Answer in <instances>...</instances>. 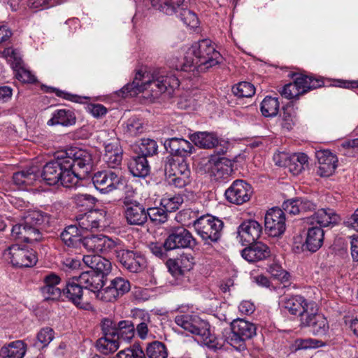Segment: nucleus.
Here are the masks:
<instances>
[{
    "label": "nucleus",
    "instance_id": "obj_1",
    "mask_svg": "<svg viewBox=\"0 0 358 358\" xmlns=\"http://www.w3.org/2000/svg\"><path fill=\"white\" fill-rule=\"evenodd\" d=\"M180 85L179 80L173 75L168 76L164 71L155 72L150 76L142 71H138L131 83L122 87L120 94L124 98L135 96L140 92H145L146 96L156 99L169 91H173ZM120 96V94H119Z\"/></svg>",
    "mask_w": 358,
    "mask_h": 358
},
{
    "label": "nucleus",
    "instance_id": "obj_2",
    "mask_svg": "<svg viewBox=\"0 0 358 358\" xmlns=\"http://www.w3.org/2000/svg\"><path fill=\"white\" fill-rule=\"evenodd\" d=\"M103 336L96 341L97 350L104 355L115 352L122 342L129 343L134 337L135 327L130 320L117 322L109 317L101 320Z\"/></svg>",
    "mask_w": 358,
    "mask_h": 358
},
{
    "label": "nucleus",
    "instance_id": "obj_3",
    "mask_svg": "<svg viewBox=\"0 0 358 358\" xmlns=\"http://www.w3.org/2000/svg\"><path fill=\"white\" fill-rule=\"evenodd\" d=\"M187 54L190 56H185L183 61L173 64L171 67L177 71H192L196 69L198 71H205L222 61V56L208 39L193 44Z\"/></svg>",
    "mask_w": 358,
    "mask_h": 358
},
{
    "label": "nucleus",
    "instance_id": "obj_4",
    "mask_svg": "<svg viewBox=\"0 0 358 358\" xmlns=\"http://www.w3.org/2000/svg\"><path fill=\"white\" fill-rule=\"evenodd\" d=\"M92 155L86 150L69 147V183L81 186L83 179L92 168Z\"/></svg>",
    "mask_w": 358,
    "mask_h": 358
},
{
    "label": "nucleus",
    "instance_id": "obj_5",
    "mask_svg": "<svg viewBox=\"0 0 358 358\" xmlns=\"http://www.w3.org/2000/svg\"><path fill=\"white\" fill-rule=\"evenodd\" d=\"M176 323L183 328L185 331H189L200 338L208 348L216 351L218 348L215 341L213 339L209 323L201 320L197 316H190L187 315H179L176 317Z\"/></svg>",
    "mask_w": 358,
    "mask_h": 358
},
{
    "label": "nucleus",
    "instance_id": "obj_6",
    "mask_svg": "<svg viewBox=\"0 0 358 358\" xmlns=\"http://www.w3.org/2000/svg\"><path fill=\"white\" fill-rule=\"evenodd\" d=\"M94 272L81 271L78 275H72L69 280V299L78 308L89 310L92 309L90 303L83 301V289H88V285L92 282Z\"/></svg>",
    "mask_w": 358,
    "mask_h": 358
},
{
    "label": "nucleus",
    "instance_id": "obj_7",
    "mask_svg": "<svg viewBox=\"0 0 358 358\" xmlns=\"http://www.w3.org/2000/svg\"><path fill=\"white\" fill-rule=\"evenodd\" d=\"M193 226L199 236L205 241L217 243L222 234L224 223L210 215L201 216L194 221Z\"/></svg>",
    "mask_w": 358,
    "mask_h": 358
},
{
    "label": "nucleus",
    "instance_id": "obj_8",
    "mask_svg": "<svg viewBox=\"0 0 358 358\" xmlns=\"http://www.w3.org/2000/svg\"><path fill=\"white\" fill-rule=\"evenodd\" d=\"M231 329L230 345L239 352L245 351V341L256 335L255 324L243 319H236L231 323Z\"/></svg>",
    "mask_w": 358,
    "mask_h": 358
},
{
    "label": "nucleus",
    "instance_id": "obj_9",
    "mask_svg": "<svg viewBox=\"0 0 358 358\" xmlns=\"http://www.w3.org/2000/svg\"><path fill=\"white\" fill-rule=\"evenodd\" d=\"M164 172L169 177H173L171 182L176 187H184L191 182V171L184 159L176 162L172 157H167L164 161Z\"/></svg>",
    "mask_w": 358,
    "mask_h": 358
},
{
    "label": "nucleus",
    "instance_id": "obj_10",
    "mask_svg": "<svg viewBox=\"0 0 358 358\" xmlns=\"http://www.w3.org/2000/svg\"><path fill=\"white\" fill-rule=\"evenodd\" d=\"M308 312L301 315L300 325L302 327H308L309 331L315 336H324L329 330V323L327 318L317 313V304L310 303L307 307Z\"/></svg>",
    "mask_w": 358,
    "mask_h": 358
},
{
    "label": "nucleus",
    "instance_id": "obj_11",
    "mask_svg": "<svg viewBox=\"0 0 358 358\" xmlns=\"http://www.w3.org/2000/svg\"><path fill=\"white\" fill-rule=\"evenodd\" d=\"M196 245L197 242L191 232L182 226L171 227L164 242L166 250H171L179 248H194Z\"/></svg>",
    "mask_w": 358,
    "mask_h": 358
},
{
    "label": "nucleus",
    "instance_id": "obj_12",
    "mask_svg": "<svg viewBox=\"0 0 358 358\" xmlns=\"http://www.w3.org/2000/svg\"><path fill=\"white\" fill-rule=\"evenodd\" d=\"M83 245L89 251L108 257L115 255V250L119 246L113 240L101 234L84 237Z\"/></svg>",
    "mask_w": 358,
    "mask_h": 358
},
{
    "label": "nucleus",
    "instance_id": "obj_13",
    "mask_svg": "<svg viewBox=\"0 0 358 358\" xmlns=\"http://www.w3.org/2000/svg\"><path fill=\"white\" fill-rule=\"evenodd\" d=\"M95 188L102 193H108L120 189L125 185V180L112 171H102L95 173L92 178Z\"/></svg>",
    "mask_w": 358,
    "mask_h": 358
},
{
    "label": "nucleus",
    "instance_id": "obj_14",
    "mask_svg": "<svg viewBox=\"0 0 358 358\" xmlns=\"http://www.w3.org/2000/svg\"><path fill=\"white\" fill-rule=\"evenodd\" d=\"M117 261L126 269L138 273L145 266V259L140 252L133 250L122 248L120 245L114 255Z\"/></svg>",
    "mask_w": 358,
    "mask_h": 358
},
{
    "label": "nucleus",
    "instance_id": "obj_15",
    "mask_svg": "<svg viewBox=\"0 0 358 358\" xmlns=\"http://www.w3.org/2000/svg\"><path fill=\"white\" fill-rule=\"evenodd\" d=\"M122 202L129 224L143 226L147 222V210L143 204L128 196L122 198Z\"/></svg>",
    "mask_w": 358,
    "mask_h": 358
},
{
    "label": "nucleus",
    "instance_id": "obj_16",
    "mask_svg": "<svg viewBox=\"0 0 358 358\" xmlns=\"http://www.w3.org/2000/svg\"><path fill=\"white\" fill-rule=\"evenodd\" d=\"M131 288L128 280L122 277H116L110 280L108 286L96 294V298L105 302H113L127 293Z\"/></svg>",
    "mask_w": 358,
    "mask_h": 358
},
{
    "label": "nucleus",
    "instance_id": "obj_17",
    "mask_svg": "<svg viewBox=\"0 0 358 358\" xmlns=\"http://www.w3.org/2000/svg\"><path fill=\"white\" fill-rule=\"evenodd\" d=\"M264 226L270 236H280L286 229L284 211L277 207L270 209L265 215Z\"/></svg>",
    "mask_w": 358,
    "mask_h": 358
},
{
    "label": "nucleus",
    "instance_id": "obj_18",
    "mask_svg": "<svg viewBox=\"0 0 358 358\" xmlns=\"http://www.w3.org/2000/svg\"><path fill=\"white\" fill-rule=\"evenodd\" d=\"M253 191L251 185L243 180H236L225 191L227 200L241 205L250 199Z\"/></svg>",
    "mask_w": 358,
    "mask_h": 358
},
{
    "label": "nucleus",
    "instance_id": "obj_19",
    "mask_svg": "<svg viewBox=\"0 0 358 358\" xmlns=\"http://www.w3.org/2000/svg\"><path fill=\"white\" fill-rule=\"evenodd\" d=\"M66 171L67 168L62 162H49L43 166L42 171H40V176L48 185H54L60 182L63 187H66L62 179Z\"/></svg>",
    "mask_w": 358,
    "mask_h": 358
},
{
    "label": "nucleus",
    "instance_id": "obj_20",
    "mask_svg": "<svg viewBox=\"0 0 358 358\" xmlns=\"http://www.w3.org/2000/svg\"><path fill=\"white\" fill-rule=\"evenodd\" d=\"M11 263L18 267L34 266L37 261L36 252L33 250L20 248L17 245H13L9 248Z\"/></svg>",
    "mask_w": 358,
    "mask_h": 358
},
{
    "label": "nucleus",
    "instance_id": "obj_21",
    "mask_svg": "<svg viewBox=\"0 0 358 358\" xmlns=\"http://www.w3.org/2000/svg\"><path fill=\"white\" fill-rule=\"evenodd\" d=\"M164 146L169 157L186 158L195 150L194 145L188 141L182 138H171L164 141Z\"/></svg>",
    "mask_w": 358,
    "mask_h": 358
},
{
    "label": "nucleus",
    "instance_id": "obj_22",
    "mask_svg": "<svg viewBox=\"0 0 358 358\" xmlns=\"http://www.w3.org/2000/svg\"><path fill=\"white\" fill-rule=\"evenodd\" d=\"M43 282L44 285L41 287V292L46 301L59 300L62 292L64 294L65 289H67V282L62 289L56 287L61 282V278L54 273L45 275L43 278Z\"/></svg>",
    "mask_w": 358,
    "mask_h": 358
},
{
    "label": "nucleus",
    "instance_id": "obj_23",
    "mask_svg": "<svg viewBox=\"0 0 358 358\" xmlns=\"http://www.w3.org/2000/svg\"><path fill=\"white\" fill-rule=\"evenodd\" d=\"M78 188H83V185L76 187L73 183H69V194L71 195L73 208L78 209L80 213H88L94 208L96 199L90 194L74 192Z\"/></svg>",
    "mask_w": 358,
    "mask_h": 358
},
{
    "label": "nucleus",
    "instance_id": "obj_24",
    "mask_svg": "<svg viewBox=\"0 0 358 358\" xmlns=\"http://www.w3.org/2000/svg\"><path fill=\"white\" fill-rule=\"evenodd\" d=\"M241 251V256L248 262H257L268 259L271 255L270 248L261 241L248 243Z\"/></svg>",
    "mask_w": 358,
    "mask_h": 358
},
{
    "label": "nucleus",
    "instance_id": "obj_25",
    "mask_svg": "<svg viewBox=\"0 0 358 358\" xmlns=\"http://www.w3.org/2000/svg\"><path fill=\"white\" fill-rule=\"evenodd\" d=\"M262 231V227L258 222L248 220L238 227L237 233L243 245H247L257 241Z\"/></svg>",
    "mask_w": 358,
    "mask_h": 358
},
{
    "label": "nucleus",
    "instance_id": "obj_26",
    "mask_svg": "<svg viewBox=\"0 0 358 358\" xmlns=\"http://www.w3.org/2000/svg\"><path fill=\"white\" fill-rule=\"evenodd\" d=\"M11 236L13 238L25 243L39 241L42 238L38 228L26 223L15 224L12 227Z\"/></svg>",
    "mask_w": 358,
    "mask_h": 358
},
{
    "label": "nucleus",
    "instance_id": "obj_27",
    "mask_svg": "<svg viewBox=\"0 0 358 358\" xmlns=\"http://www.w3.org/2000/svg\"><path fill=\"white\" fill-rule=\"evenodd\" d=\"M316 157L319 163L317 174L321 177L331 176L337 167L336 156L329 150H320L317 152Z\"/></svg>",
    "mask_w": 358,
    "mask_h": 358
},
{
    "label": "nucleus",
    "instance_id": "obj_28",
    "mask_svg": "<svg viewBox=\"0 0 358 358\" xmlns=\"http://www.w3.org/2000/svg\"><path fill=\"white\" fill-rule=\"evenodd\" d=\"M83 261L95 274L106 277L111 271L110 262L99 255H83Z\"/></svg>",
    "mask_w": 358,
    "mask_h": 358
},
{
    "label": "nucleus",
    "instance_id": "obj_29",
    "mask_svg": "<svg viewBox=\"0 0 358 358\" xmlns=\"http://www.w3.org/2000/svg\"><path fill=\"white\" fill-rule=\"evenodd\" d=\"M105 154L103 160L109 167L115 168L122 160V149L117 138H111L104 143Z\"/></svg>",
    "mask_w": 358,
    "mask_h": 358
},
{
    "label": "nucleus",
    "instance_id": "obj_30",
    "mask_svg": "<svg viewBox=\"0 0 358 358\" xmlns=\"http://www.w3.org/2000/svg\"><path fill=\"white\" fill-rule=\"evenodd\" d=\"M280 303L282 307L287 309L290 314H299L300 319L302 314L306 313L308 311L307 307L310 303H315L313 301H307L300 295L292 296L289 298L285 297Z\"/></svg>",
    "mask_w": 358,
    "mask_h": 358
},
{
    "label": "nucleus",
    "instance_id": "obj_31",
    "mask_svg": "<svg viewBox=\"0 0 358 358\" xmlns=\"http://www.w3.org/2000/svg\"><path fill=\"white\" fill-rule=\"evenodd\" d=\"M324 232L321 227L313 226L307 231L306 242L303 246L312 252L317 251L323 245Z\"/></svg>",
    "mask_w": 358,
    "mask_h": 358
},
{
    "label": "nucleus",
    "instance_id": "obj_32",
    "mask_svg": "<svg viewBox=\"0 0 358 358\" xmlns=\"http://www.w3.org/2000/svg\"><path fill=\"white\" fill-rule=\"evenodd\" d=\"M27 352V345L22 340H17L4 345L0 349L1 358H23Z\"/></svg>",
    "mask_w": 358,
    "mask_h": 358
},
{
    "label": "nucleus",
    "instance_id": "obj_33",
    "mask_svg": "<svg viewBox=\"0 0 358 358\" xmlns=\"http://www.w3.org/2000/svg\"><path fill=\"white\" fill-rule=\"evenodd\" d=\"M153 7L168 15L178 13L183 6H187L185 0H150Z\"/></svg>",
    "mask_w": 358,
    "mask_h": 358
},
{
    "label": "nucleus",
    "instance_id": "obj_34",
    "mask_svg": "<svg viewBox=\"0 0 358 358\" xmlns=\"http://www.w3.org/2000/svg\"><path fill=\"white\" fill-rule=\"evenodd\" d=\"M313 221L310 222L312 224L315 222L319 224L318 227H327L330 224H336L339 221V216L335 213L334 210L327 208H322L315 212L313 215L310 218Z\"/></svg>",
    "mask_w": 358,
    "mask_h": 358
},
{
    "label": "nucleus",
    "instance_id": "obj_35",
    "mask_svg": "<svg viewBox=\"0 0 358 358\" xmlns=\"http://www.w3.org/2000/svg\"><path fill=\"white\" fill-rule=\"evenodd\" d=\"M128 169L134 177L138 178H145L150 172V166L147 159L139 155L129 160Z\"/></svg>",
    "mask_w": 358,
    "mask_h": 358
},
{
    "label": "nucleus",
    "instance_id": "obj_36",
    "mask_svg": "<svg viewBox=\"0 0 358 358\" xmlns=\"http://www.w3.org/2000/svg\"><path fill=\"white\" fill-rule=\"evenodd\" d=\"M190 139L195 145L203 149L213 148L218 144L217 138L212 133L196 132L190 136Z\"/></svg>",
    "mask_w": 358,
    "mask_h": 358
},
{
    "label": "nucleus",
    "instance_id": "obj_37",
    "mask_svg": "<svg viewBox=\"0 0 358 358\" xmlns=\"http://www.w3.org/2000/svg\"><path fill=\"white\" fill-rule=\"evenodd\" d=\"M307 163L308 156L306 154L295 153L289 157L285 165L289 168L294 175H298L304 169V166Z\"/></svg>",
    "mask_w": 358,
    "mask_h": 358
},
{
    "label": "nucleus",
    "instance_id": "obj_38",
    "mask_svg": "<svg viewBox=\"0 0 358 358\" xmlns=\"http://www.w3.org/2000/svg\"><path fill=\"white\" fill-rule=\"evenodd\" d=\"M280 103L277 98L266 96L261 103V111L265 117H274L279 110Z\"/></svg>",
    "mask_w": 358,
    "mask_h": 358
},
{
    "label": "nucleus",
    "instance_id": "obj_39",
    "mask_svg": "<svg viewBox=\"0 0 358 358\" xmlns=\"http://www.w3.org/2000/svg\"><path fill=\"white\" fill-rule=\"evenodd\" d=\"M280 93L282 96L288 99L303 94L304 93H302V85L301 80H299V76L294 79V83L285 85Z\"/></svg>",
    "mask_w": 358,
    "mask_h": 358
},
{
    "label": "nucleus",
    "instance_id": "obj_40",
    "mask_svg": "<svg viewBox=\"0 0 358 358\" xmlns=\"http://www.w3.org/2000/svg\"><path fill=\"white\" fill-rule=\"evenodd\" d=\"M53 338V329L50 327L43 328L37 334L36 341L33 345L38 350L43 349L46 347Z\"/></svg>",
    "mask_w": 358,
    "mask_h": 358
},
{
    "label": "nucleus",
    "instance_id": "obj_41",
    "mask_svg": "<svg viewBox=\"0 0 358 358\" xmlns=\"http://www.w3.org/2000/svg\"><path fill=\"white\" fill-rule=\"evenodd\" d=\"M148 358H167L168 352L165 345L159 341L150 343L146 349Z\"/></svg>",
    "mask_w": 358,
    "mask_h": 358
},
{
    "label": "nucleus",
    "instance_id": "obj_42",
    "mask_svg": "<svg viewBox=\"0 0 358 358\" xmlns=\"http://www.w3.org/2000/svg\"><path fill=\"white\" fill-rule=\"evenodd\" d=\"M139 156H143L147 159L148 157L153 156L157 154V143L150 138L141 139L138 145Z\"/></svg>",
    "mask_w": 358,
    "mask_h": 358
},
{
    "label": "nucleus",
    "instance_id": "obj_43",
    "mask_svg": "<svg viewBox=\"0 0 358 358\" xmlns=\"http://www.w3.org/2000/svg\"><path fill=\"white\" fill-rule=\"evenodd\" d=\"M299 80L302 85V93L320 88L324 86V83L322 79L315 78L313 76L299 75Z\"/></svg>",
    "mask_w": 358,
    "mask_h": 358
},
{
    "label": "nucleus",
    "instance_id": "obj_44",
    "mask_svg": "<svg viewBox=\"0 0 358 358\" xmlns=\"http://www.w3.org/2000/svg\"><path fill=\"white\" fill-rule=\"evenodd\" d=\"M233 94L238 98H248L252 96L255 93L254 85L248 82H240L232 87Z\"/></svg>",
    "mask_w": 358,
    "mask_h": 358
},
{
    "label": "nucleus",
    "instance_id": "obj_45",
    "mask_svg": "<svg viewBox=\"0 0 358 358\" xmlns=\"http://www.w3.org/2000/svg\"><path fill=\"white\" fill-rule=\"evenodd\" d=\"M167 213L164 208H149L146 211L147 219L149 217L155 224H162L167 221Z\"/></svg>",
    "mask_w": 358,
    "mask_h": 358
},
{
    "label": "nucleus",
    "instance_id": "obj_46",
    "mask_svg": "<svg viewBox=\"0 0 358 358\" xmlns=\"http://www.w3.org/2000/svg\"><path fill=\"white\" fill-rule=\"evenodd\" d=\"M178 13L181 20L185 24L192 28L197 27L199 23L198 17L193 11L188 9V5L183 6Z\"/></svg>",
    "mask_w": 358,
    "mask_h": 358
},
{
    "label": "nucleus",
    "instance_id": "obj_47",
    "mask_svg": "<svg viewBox=\"0 0 358 358\" xmlns=\"http://www.w3.org/2000/svg\"><path fill=\"white\" fill-rule=\"evenodd\" d=\"M183 203V198L180 195H175L172 197L165 196L161 200V204L167 212H173L179 209Z\"/></svg>",
    "mask_w": 358,
    "mask_h": 358
},
{
    "label": "nucleus",
    "instance_id": "obj_48",
    "mask_svg": "<svg viewBox=\"0 0 358 358\" xmlns=\"http://www.w3.org/2000/svg\"><path fill=\"white\" fill-rule=\"evenodd\" d=\"M282 127L290 130L294 124L295 113L292 105L287 104L282 107Z\"/></svg>",
    "mask_w": 358,
    "mask_h": 358
},
{
    "label": "nucleus",
    "instance_id": "obj_49",
    "mask_svg": "<svg viewBox=\"0 0 358 358\" xmlns=\"http://www.w3.org/2000/svg\"><path fill=\"white\" fill-rule=\"evenodd\" d=\"M71 219L76 220L81 230H89L96 227V222L90 220L91 216L87 213H81L78 215L71 214Z\"/></svg>",
    "mask_w": 358,
    "mask_h": 358
},
{
    "label": "nucleus",
    "instance_id": "obj_50",
    "mask_svg": "<svg viewBox=\"0 0 358 358\" xmlns=\"http://www.w3.org/2000/svg\"><path fill=\"white\" fill-rule=\"evenodd\" d=\"M81 229H78L76 224L69 225V247H78L83 245V238L81 237Z\"/></svg>",
    "mask_w": 358,
    "mask_h": 358
},
{
    "label": "nucleus",
    "instance_id": "obj_51",
    "mask_svg": "<svg viewBox=\"0 0 358 358\" xmlns=\"http://www.w3.org/2000/svg\"><path fill=\"white\" fill-rule=\"evenodd\" d=\"M268 272L271 274V275L282 282L288 283L290 278L289 273L284 270L281 266L273 264L269 266Z\"/></svg>",
    "mask_w": 358,
    "mask_h": 358
},
{
    "label": "nucleus",
    "instance_id": "obj_52",
    "mask_svg": "<svg viewBox=\"0 0 358 358\" xmlns=\"http://www.w3.org/2000/svg\"><path fill=\"white\" fill-rule=\"evenodd\" d=\"M122 355H124L125 358H145L144 352L138 344H134L131 348L119 352L115 358H121Z\"/></svg>",
    "mask_w": 358,
    "mask_h": 358
},
{
    "label": "nucleus",
    "instance_id": "obj_53",
    "mask_svg": "<svg viewBox=\"0 0 358 358\" xmlns=\"http://www.w3.org/2000/svg\"><path fill=\"white\" fill-rule=\"evenodd\" d=\"M125 128L130 135L136 136L143 132V124L139 119L131 117L127 120Z\"/></svg>",
    "mask_w": 358,
    "mask_h": 358
},
{
    "label": "nucleus",
    "instance_id": "obj_54",
    "mask_svg": "<svg viewBox=\"0 0 358 358\" xmlns=\"http://www.w3.org/2000/svg\"><path fill=\"white\" fill-rule=\"evenodd\" d=\"M48 124L50 126L56 124L67 125V111L65 109L56 110L52 118L48 120Z\"/></svg>",
    "mask_w": 358,
    "mask_h": 358
},
{
    "label": "nucleus",
    "instance_id": "obj_55",
    "mask_svg": "<svg viewBox=\"0 0 358 358\" xmlns=\"http://www.w3.org/2000/svg\"><path fill=\"white\" fill-rule=\"evenodd\" d=\"M85 266L83 261V257L72 258L69 264V280L72 281L71 278L72 275H78L80 273L79 270L83 269V266Z\"/></svg>",
    "mask_w": 358,
    "mask_h": 358
},
{
    "label": "nucleus",
    "instance_id": "obj_56",
    "mask_svg": "<svg viewBox=\"0 0 358 358\" xmlns=\"http://www.w3.org/2000/svg\"><path fill=\"white\" fill-rule=\"evenodd\" d=\"M24 173V184L25 186H31L34 182L39 178L40 171L36 166H31L26 170H23Z\"/></svg>",
    "mask_w": 358,
    "mask_h": 358
},
{
    "label": "nucleus",
    "instance_id": "obj_57",
    "mask_svg": "<svg viewBox=\"0 0 358 358\" xmlns=\"http://www.w3.org/2000/svg\"><path fill=\"white\" fill-rule=\"evenodd\" d=\"M91 284L88 285V289L93 292L96 295V294L104 289L103 287L106 285V277L94 274V277L91 278Z\"/></svg>",
    "mask_w": 358,
    "mask_h": 358
},
{
    "label": "nucleus",
    "instance_id": "obj_58",
    "mask_svg": "<svg viewBox=\"0 0 358 358\" xmlns=\"http://www.w3.org/2000/svg\"><path fill=\"white\" fill-rule=\"evenodd\" d=\"M194 257L191 254L182 253L180 257L177 258L179 266L184 272L189 271L194 264Z\"/></svg>",
    "mask_w": 358,
    "mask_h": 358
},
{
    "label": "nucleus",
    "instance_id": "obj_59",
    "mask_svg": "<svg viewBox=\"0 0 358 358\" xmlns=\"http://www.w3.org/2000/svg\"><path fill=\"white\" fill-rule=\"evenodd\" d=\"M299 199H292L285 201L282 203V208L284 213H287L291 215H298L300 213V208L299 205Z\"/></svg>",
    "mask_w": 358,
    "mask_h": 358
},
{
    "label": "nucleus",
    "instance_id": "obj_60",
    "mask_svg": "<svg viewBox=\"0 0 358 358\" xmlns=\"http://www.w3.org/2000/svg\"><path fill=\"white\" fill-rule=\"evenodd\" d=\"M15 77L21 82L27 83H34L36 78L31 72L23 67L19 68L15 74Z\"/></svg>",
    "mask_w": 358,
    "mask_h": 358
},
{
    "label": "nucleus",
    "instance_id": "obj_61",
    "mask_svg": "<svg viewBox=\"0 0 358 358\" xmlns=\"http://www.w3.org/2000/svg\"><path fill=\"white\" fill-rule=\"evenodd\" d=\"M43 222V217L42 215L37 211H34L29 213L24 217V223L29 225H32L33 227L38 228V226L41 225Z\"/></svg>",
    "mask_w": 358,
    "mask_h": 358
},
{
    "label": "nucleus",
    "instance_id": "obj_62",
    "mask_svg": "<svg viewBox=\"0 0 358 358\" xmlns=\"http://www.w3.org/2000/svg\"><path fill=\"white\" fill-rule=\"evenodd\" d=\"M319 343H322V341L312 338L297 339L295 341V347L296 350L308 349L317 348L319 346Z\"/></svg>",
    "mask_w": 358,
    "mask_h": 358
},
{
    "label": "nucleus",
    "instance_id": "obj_63",
    "mask_svg": "<svg viewBox=\"0 0 358 358\" xmlns=\"http://www.w3.org/2000/svg\"><path fill=\"white\" fill-rule=\"evenodd\" d=\"M149 249L153 255L161 259L166 258V252L171 250H166V248L164 247V243L162 245L158 243H151L149 245Z\"/></svg>",
    "mask_w": 358,
    "mask_h": 358
},
{
    "label": "nucleus",
    "instance_id": "obj_64",
    "mask_svg": "<svg viewBox=\"0 0 358 358\" xmlns=\"http://www.w3.org/2000/svg\"><path fill=\"white\" fill-rule=\"evenodd\" d=\"M62 0H29L28 5L31 8H40L46 6H53L55 3L62 2Z\"/></svg>",
    "mask_w": 358,
    "mask_h": 358
}]
</instances>
